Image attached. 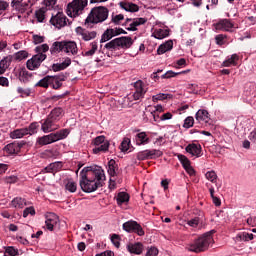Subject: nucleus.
Listing matches in <instances>:
<instances>
[{"mask_svg":"<svg viewBox=\"0 0 256 256\" xmlns=\"http://www.w3.org/2000/svg\"><path fill=\"white\" fill-rule=\"evenodd\" d=\"M145 23H147L146 18H136L129 24L127 31H137V27L140 25H145Z\"/></svg>","mask_w":256,"mask_h":256,"instance_id":"obj_27","label":"nucleus"},{"mask_svg":"<svg viewBox=\"0 0 256 256\" xmlns=\"http://www.w3.org/2000/svg\"><path fill=\"white\" fill-rule=\"evenodd\" d=\"M27 130V135H35L39 131V122H33L29 127L24 128Z\"/></svg>","mask_w":256,"mask_h":256,"instance_id":"obj_39","label":"nucleus"},{"mask_svg":"<svg viewBox=\"0 0 256 256\" xmlns=\"http://www.w3.org/2000/svg\"><path fill=\"white\" fill-rule=\"evenodd\" d=\"M12 7L19 13H25L29 5H27V3H23V0H12Z\"/></svg>","mask_w":256,"mask_h":256,"instance_id":"obj_25","label":"nucleus"},{"mask_svg":"<svg viewBox=\"0 0 256 256\" xmlns=\"http://www.w3.org/2000/svg\"><path fill=\"white\" fill-rule=\"evenodd\" d=\"M159 255V250L155 247H151L148 249L146 256H157Z\"/></svg>","mask_w":256,"mask_h":256,"instance_id":"obj_61","label":"nucleus"},{"mask_svg":"<svg viewBox=\"0 0 256 256\" xmlns=\"http://www.w3.org/2000/svg\"><path fill=\"white\" fill-rule=\"evenodd\" d=\"M134 88H135V92L133 94V99L134 101H139V99H143V97L145 96V93H147V91H145V88H143V81L138 80L134 83Z\"/></svg>","mask_w":256,"mask_h":256,"instance_id":"obj_16","label":"nucleus"},{"mask_svg":"<svg viewBox=\"0 0 256 256\" xmlns=\"http://www.w3.org/2000/svg\"><path fill=\"white\" fill-rule=\"evenodd\" d=\"M71 53V55H77V43L73 41H56L52 44L50 48L51 55L57 53Z\"/></svg>","mask_w":256,"mask_h":256,"instance_id":"obj_5","label":"nucleus"},{"mask_svg":"<svg viewBox=\"0 0 256 256\" xmlns=\"http://www.w3.org/2000/svg\"><path fill=\"white\" fill-rule=\"evenodd\" d=\"M216 31H235V25L228 19L220 20L214 25Z\"/></svg>","mask_w":256,"mask_h":256,"instance_id":"obj_15","label":"nucleus"},{"mask_svg":"<svg viewBox=\"0 0 256 256\" xmlns=\"http://www.w3.org/2000/svg\"><path fill=\"white\" fill-rule=\"evenodd\" d=\"M190 70H185L182 72H174L172 70L167 71L165 74L161 76L162 79H171L172 77H177V75H184L185 73H189Z\"/></svg>","mask_w":256,"mask_h":256,"instance_id":"obj_38","label":"nucleus"},{"mask_svg":"<svg viewBox=\"0 0 256 256\" xmlns=\"http://www.w3.org/2000/svg\"><path fill=\"white\" fill-rule=\"evenodd\" d=\"M29 215H35V208L34 207L25 208V210L23 211V217L24 218L29 217Z\"/></svg>","mask_w":256,"mask_h":256,"instance_id":"obj_58","label":"nucleus"},{"mask_svg":"<svg viewBox=\"0 0 256 256\" xmlns=\"http://www.w3.org/2000/svg\"><path fill=\"white\" fill-rule=\"evenodd\" d=\"M23 145H25V143L13 142L6 145L3 151L6 155H17L23 148Z\"/></svg>","mask_w":256,"mask_h":256,"instance_id":"obj_13","label":"nucleus"},{"mask_svg":"<svg viewBox=\"0 0 256 256\" xmlns=\"http://www.w3.org/2000/svg\"><path fill=\"white\" fill-rule=\"evenodd\" d=\"M213 235H215V230H210L202 234L194 241V243L190 244L188 250L193 253H202L203 251H207L209 246L214 243Z\"/></svg>","mask_w":256,"mask_h":256,"instance_id":"obj_2","label":"nucleus"},{"mask_svg":"<svg viewBox=\"0 0 256 256\" xmlns=\"http://www.w3.org/2000/svg\"><path fill=\"white\" fill-rule=\"evenodd\" d=\"M150 156L152 159H159V157H163V151L152 149L150 150Z\"/></svg>","mask_w":256,"mask_h":256,"instance_id":"obj_53","label":"nucleus"},{"mask_svg":"<svg viewBox=\"0 0 256 256\" xmlns=\"http://www.w3.org/2000/svg\"><path fill=\"white\" fill-rule=\"evenodd\" d=\"M98 49H99V46L97 45V42L94 41V42L90 43L88 50H86L83 53V56L84 57H93V55H95V53H97Z\"/></svg>","mask_w":256,"mask_h":256,"instance_id":"obj_29","label":"nucleus"},{"mask_svg":"<svg viewBox=\"0 0 256 256\" xmlns=\"http://www.w3.org/2000/svg\"><path fill=\"white\" fill-rule=\"evenodd\" d=\"M216 45H225L227 43V35L218 34L215 36Z\"/></svg>","mask_w":256,"mask_h":256,"instance_id":"obj_46","label":"nucleus"},{"mask_svg":"<svg viewBox=\"0 0 256 256\" xmlns=\"http://www.w3.org/2000/svg\"><path fill=\"white\" fill-rule=\"evenodd\" d=\"M25 135H27V129L25 128L16 129L10 132L11 139H22V137H25Z\"/></svg>","mask_w":256,"mask_h":256,"instance_id":"obj_31","label":"nucleus"},{"mask_svg":"<svg viewBox=\"0 0 256 256\" xmlns=\"http://www.w3.org/2000/svg\"><path fill=\"white\" fill-rule=\"evenodd\" d=\"M206 179H208V181H211V183H216L217 181V173H215V171H208L205 174Z\"/></svg>","mask_w":256,"mask_h":256,"instance_id":"obj_50","label":"nucleus"},{"mask_svg":"<svg viewBox=\"0 0 256 256\" xmlns=\"http://www.w3.org/2000/svg\"><path fill=\"white\" fill-rule=\"evenodd\" d=\"M118 205H123L124 203H129V195L126 192H119L116 198Z\"/></svg>","mask_w":256,"mask_h":256,"instance_id":"obj_36","label":"nucleus"},{"mask_svg":"<svg viewBox=\"0 0 256 256\" xmlns=\"http://www.w3.org/2000/svg\"><path fill=\"white\" fill-rule=\"evenodd\" d=\"M33 41H34L35 45H39V43H43V41H45V36H41L39 34H34Z\"/></svg>","mask_w":256,"mask_h":256,"instance_id":"obj_59","label":"nucleus"},{"mask_svg":"<svg viewBox=\"0 0 256 256\" xmlns=\"http://www.w3.org/2000/svg\"><path fill=\"white\" fill-rule=\"evenodd\" d=\"M44 5L46 9L47 7H49V9H53L55 5H57V0H44Z\"/></svg>","mask_w":256,"mask_h":256,"instance_id":"obj_60","label":"nucleus"},{"mask_svg":"<svg viewBox=\"0 0 256 256\" xmlns=\"http://www.w3.org/2000/svg\"><path fill=\"white\" fill-rule=\"evenodd\" d=\"M138 161H147L151 158V150H143L137 153Z\"/></svg>","mask_w":256,"mask_h":256,"instance_id":"obj_37","label":"nucleus"},{"mask_svg":"<svg viewBox=\"0 0 256 256\" xmlns=\"http://www.w3.org/2000/svg\"><path fill=\"white\" fill-rule=\"evenodd\" d=\"M45 59H47V54H35L31 59L27 60L26 67L29 71H37Z\"/></svg>","mask_w":256,"mask_h":256,"instance_id":"obj_9","label":"nucleus"},{"mask_svg":"<svg viewBox=\"0 0 256 256\" xmlns=\"http://www.w3.org/2000/svg\"><path fill=\"white\" fill-rule=\"evenodd\" d=\"M19 81L22 83H29L33 81V73L27 71V69H21L19 72Z\"/></svg>","mask_w":256,"mask_h":256,"instance_id":"obj_24","label":"nucleus"},{"mask_svg":"<svg viewBox=\"0 0 256 256\" xmlns=\"http://www.w3.org/2000/svg\"><path fill=\"white\" fill-rule=\"evenodd\" d=\"M69 77V73L61 72L57 75L50 76V87L55 90H59L63 87V81H67Z\"/></svg>","mask_w":256,"mask_h":256,"instance_id":"obj_11","label":"nucleus"},{"mask_svg":"<svg viewBox=\"0 0 256 256\" xmlns=\"http://www.w3.org/2000/svg\"><path fill=\"white\" fill-rule=\"evenodd\" d=\"M41 129L43 133H52V131H57L59 129V124L57 121L53 120L49 116L45 120H42Z\"/></svg>","mask_w":256,"mask_h":256,"instance_id":"obj_12","label":"nucleus"},{"mask_svg":"<svg viewBox=\"0 0 256 256\" xmlns=\"http://www.w3.org/2000/svg\"><path fill=\"white\" fill-rule=\"evenodd\" d=\"M105 171L101 166L85 167L80 172V187L84 193H95L99 187H103Z\"/></svg>","mask_w":256,"mask_h":256,"instance_id":"obj_1","label":"nucleus"},{"mask_svg":"<svg viewBox=\"0 0 256 256\" xmlns=\"http://www.w3.org/2000/svg\"><path fill=\"white\" fill-rule=\"evenodd\" d=\"M119 5L121 9H124V11H129L130 13H137V11H139V6L134 3L120 2Z\"/></svg>","mask_w":256,"mask_h":256,"instance_id":"obj_26","label":"nucleus"},{"mask_svg":"<svg viewBox=\"0 0 256 256\" xmlns=\"http://www.w3.org/2000/svg\"><path fill=\"white\" fill-rule=\"evenodd\" d=\"M49 9L47 7L39 8L35 11V19L38 23H45V19H47V12Z\"/></svg>","mask_w":256,"mask_h":256,"instance_id":"obj_23","label":"nucleus"},{"mask_svg":"<svg viewBox=\"0 0 256 256\" xmlns=\"http://www.w3.org/2000/svg\"><path fill=\"white\" fill-rule=\"evenodd\" d=\"M62 169H63V162L57 161V162L50 163L48 166H46L42 170V172L53 173V175H55V173H59V171H61Z\"/></svg>","mask_w":256,"mask_h":256,"instance_id":"obj_17","label":"nucleus"},{"mask_svg":"<svg viewBox=\"0 0 256 256\" xmlns=\"http://www.w3.org/2000/svg\"><path fill=\"white\" fill-rule=\"evenodd\" d=\"M234 241L236 242L246 241L245 232L238 233L234 238Z\"/></svg>","mask_w":256,"mask_h":256,"instance_id":"obj_63","label":"nucleus"},{"mask_svg":"<svg viewBox=\"0 0 256 256\" xmlns=\"http://www.w3.org/2000/svg\"><path fill=\"white\" fill-rule=\"evenodd\" d=\"M117 35H121L120 33H104L102 35V38L100 40V43H106V41H110V39H113V37H117Z\"/></svg>","mask_w":256,"mask_h":256,"instance_id":"obj_49","label":"nucleus"},{"mask_svg":"<svg viewBox=\"0 0 256 256\" xmlns=\"http://www.w3.org/2000/svg\"><path fill=\"white\" fill-rule=\"evenodd\" d=\"M109 17V9L103 6L94 7L88 14L84 26L89 29L91 25L97 24V23H103V21H106V19Z\"/></svg>","mask_w":256,"mask_h":256,"instance_id":"obj_3","label":"nucleus"},{"mask_svg":"<svg viewBox=\"0 0 256 256\" xmlns=\"http://www.w3.org/2000/svg\"><path fill=\"white\" fill-rule=\"evenodd\" d=\"M69 65H71V58H65V60L62 63L53 64L51 66V69H52V71L57 73L59 71H65V69H67V67H69Z\"/></svg>","mask_w":256,"mask_h":256,"instance_id":"obj_22","label":"nucleus"},{"mask_svg":"<svg viewBox=\"0 0 256 256\" xmlns=\"http://www.w3.org/2000/svg\"><path fill=\"white\" fill-rule=\"evenodd\" d=\"M87 3V0H73L67 5L66 13L68 17H79V15H82L85 7H87Z\"/></svg>","mask_w":256,"mask_h":256,"instance_id":"obj_7","label":"nucleus"},{"mask_svg":"<svg viewBox=\"0 0 256 256\" xmlns=\"http://www.w3.org/2000/svg\"><path fill=\"white\" fill-rule=\"evenodd\" d=\"M65 189H66V191H69L70 193H75V191H77V183H75V181H73V179H69V180H67V182L65 184Z\"/></svg>","mask_w":256,"mask_h":256,"instance_id":"obj_40","label":"nucleus"},{"mask_svg":"<svg viewBox=\"0 0 256 256\" xmlns=\"http://www.w3.org/2000/svg\"><path fill=\"white\" fill-rule=\"evenodd\" d=\"M57 223H59V216L57 214L51 212L46 214L45 224L48 231H53L57 227Z\"/></svg>","mask_w":256,"mask_h":256,"instance_id":"obj_14","label":"nucleus"},{"mask_svg":"<svg viewBox=\"0 0 256 256\" xmlns=\"http://www.w3.org/2000/svg\"><path fill=\"white\" fill-rule=\"evenodd\" d=\"M144 249H145V247L143 246V243H141V242L127 244L128 252L133 255H141V253H143Z\"/></svg>","mask_w":256,"mask_h":256,"instance_id":"obj_18","label":"nucleus"},{"mask_svg":"<svg viewBox=\"0 0 256 256\" xmlns=\"http://www.w3.org/2000/svg\"><path fill=\"white\" fill-rule=\"evenodd\" d=\"M8 8L9 3H7V1L0 0V15H3V13H5V11H7Z\"/></svg>","mask_w":256,"mask_h":256,"instance_id":"obj_57","label":"nucleus"},{"mask_svg":"<svg viewBox=\"0 0 256 256\" xmlns=\"http://www.w3.org/2000/svg\"><path fill=\"white\" fill-rule=\"evenodd\" d=\"M11 205L15 207V209H23V207L27 205V202L21 197H16L11 201Z\"/></svg>","mask_w":256,"mask_h":256,"instance_id":"obj_34","label":"nucleus"},{"mask_svg":"<svg viewBox=\"0 0 256 256\" xmlns=\"http://www.w3.org/2000/svg\"><path fill=\"white\" fill-rule=\"evenodd\" d=\"M239 59V55L232 54L230 58L226 59L222 63V67H231L233 65L234 67L237 65V60Z\"/></svg>","mask_w":256,"mask_h":256,"instance_id":"obj_33","label":"nucleus"},{"mask_svg":"<svg viewBox=\"0 0 256 256\" xmlns=\"http://www.w3.org/2000/svg\"><path fill=\"white\" fill-rule=\"evenodd\" d=\"M107 142H109V140H107L106 138H105V136H98V137H96L95 139H94V145H95V147H99V145H103L104 143H107Z\"/></svg>","mask_w":256,"mask_h":256,"instance_id":"obj_51","label":"nucleus"},{"mask_svg":"<svg viewBox=\"0 0 256 256\" xmlns=\"http://www.w3.org/2000/svg\"><path fill=\"white\" fill-rule=\"evenodd\" d=\"M51 76H45L44 78H42L41 80H39L36 84L35 87H42V89H49V87H51Z\"/></svg>","mask_w":256,"mask_h":256,"instance_id":"obj_30","label":"nucleus"},{"mask_svg":"<svg viewBox=\"0 0 256 256\" xmlns=\"http://www.w3.org/2000/svg\"><path fill=\"white\" fill-rule=\"evenodd\" d=\"M177 158L180 161V163L184 169L191 165V161L189 160V158H187V156H185L183 154H178Z\"/></svg>","mask_w":256,"mask_h":256,"instance_id":"obj_43","label":"nucleus"},{"mask_svg":"<svg viewBox=\"0 0 256 256\" xmlns=\"http://www.w3.org/2000/svg\"><path fill=\"white\" fill-rule=\"evenodd\" d=\"M134 41L132 37L122 36L111 40L105 44V49L108 51H117V49H131Z\"/></svg>","mask_w":256,"mask_h":256,"instance_id":"obj_6","label":"nucleus"},{"mask_svg":"<svg viewBox=\"0 0 256 256\" xmlns=\"http://www.w3.org/2000/svg\"><path fill=\"white\" fill-rule=\"evenodd\" d=\"M171 97H173V95L160 93V94L154 95V96L152 97V101H154V102H157V101H165V99H171Z\"/></svg>","mask_w":256,"mask_h":256,"instance_id":"obj_44","label":"nucleus"},{"mask_svg":"<svg viewBox=\"0 0 256 256\" xmlns=\"http://www.w3.org/2000/svg\"><path fill=\"white\" fill-rule=\"evenodd\" d=\"M148 143H149V137H147V133L140 132L136 135L137 145H147Z\"/></svg>","mask_w":256,"mask_h":256,"instance_id":"obj_32","label":"nucleus"},{"mask_svg":"<svg viewBox=\"0 0 256 256\" xmlns=\"http://www.w3.org/2000/svg\"><path fill=\"white\" fill-rule=\"evenodd\" d=\"M107 171L110 177H117V173H119V165L117 164V161L113 159L108 161Z\"/></svg>","mask_w":256,"mask_h":256,"instance_id":"obj_21","label":"nucleus"},{"mask_svg":"<svg viewBox=\"0 0 256 256\" xmlns=\"http://www.w3.org/2000/svg\"><path fill=\"white\" fill-rule=\"evenodd\" d=\"M69 133H71V131L67 128H64L55 133H50L48 135L39 137L37 139V143L38 145H41V147L45 145H51V143H57V141H62V139H67V137H69Z\"/></svg>","mask_w":256,"mask_h":256,"instance_id":"obj_4","label":"nucleus"},{"mask_svg":"<svg viewBox=\"0 0 256 256\" xmlns=\"http://www.w3.org/2000/svg\"><path fill=\"white\" fill-rule=\"evenodd\" d=\"M80 35L84 41H91V39H95V37H97V34L95 33H81Z\"/></svg>","mask_w":256,"mask_h":256,"instance_id":"obj_56","label":"nucleus"},{"mask_svg":"<svg viewBox=\"0 0 256 256\" xmlns=\"http://www.w3.org/2000/svg\"><path fill=\"white\" fill-rule=\"evenodd\" d=\"M130 145H131V140L129 138H124L120 145L121 151L123 153H126V151H129Z\"/></svg>","mask_w":256,"mask_h":256,"instance_id":"obj_45","label":"nucleus"},{"mask_svg":"<svg viewBox=\"0 0 256 256\" xmlns=\"http://www.w3.org/2000/svg\"><path fill=\"white\" fill-rule=\"evenodd\" d=\"M36 53H43V55H45V53H47V51H49V45L47 44H42L40 46H37L35 49Z\"/></svg>","mask_w":256,"mask_h":256,"instance_id":"obj_54","label":"nucleus"},{"mask_svg":"<svg viewBox=\"0 0 256 256\" xmlns=\"http://www.w3.org/2000/svg\"><path fill=\"white\" fill-rule=\"evenodd\" d=\"M68 22L69 18H67V16L63 12H58L50 19V24H52L55 29H63V27H67Z\"/></svg>","mask_w":256,"mask_h":256,"instance_id":"obj_10","label":"nucleus"},{"mask_svg":"<svg viewBox=\"0 0 256 256\" xmlns=\"http://www.w3.org/2000/svg\"><path fill=\"white\" fill-rule=\"evenodd\" d=\"M195 119L198 123H209V121H211L209 112L205 109L198 110L195 115Z\"/></svg>","mask_w":256,"mask_h":256,"instance_id":"obj_20","label":"nucleus"},{"mask_svg":"<svg viewBox=\"0 0 256 256\" xmlns=\"http://www.w3.org/2000/svg\"><path fill=\"white\" fill-rule=\"evenodd\" d=\"M124 19L125 16H123V14L112 15V23L115 25H119Z\"/></svg>","mask_w":256,"mask_h":256,"instance_id":"obj_55","label":"nucleus"},{"mask_svg":"<svg viewBox=\"0 0 256 256\" xmlns=\"http://www.w3.org/2000/svg\"><path fill=\"white\" fill-rule=\"evenodd\" d=\"M111 241H112L113 245H115V247H117V248L120 247L121 243L119 242V235L113 234L111 236Z\"/></svg>","mask_w":256,"mask_h":256,"instance_id":"obj_62","label":"nucleus"},{"mask_svg":"<svg viewBox=\"0 0 256 256\" xmlns=\"http://www.w3.org/2000/svg\"><path fill=\"white\" fill-rule=\"evenodd\" d=\"M48 117L54 121H56V123L58 121L61 120V117H63V108L58 107V108H54L50 114L48 115Z\"/></svg>","mask_w":256,"mask_h":256,"instance_id":"obj_28","label":"nucleus"},{"mask_svg":"<svg viewBox=\"0 0 256 256\" xmlns=\"http://www.w3.org/2000/svg\"><path fill=\"white\" fill-rule=\"evenodd\" d=\"M186 153H189L190 155H193L194 157H201V155H203L201 153L202 148L200 146V144H188L185 148Z\"/></svg>","mask_w":256,"mask_h":256,"instance_id":"obj_19","label":"nucleus"},{"mask_svg":"<svg viewBox=\"0 0 256 256\" xmlns=\"http://www.w3.org/2000/svg\"><path fill=\"white\" fill-rule=\"evenodd\" d=\"M15 61H23V59H27L29 57V52L26 50L18 51L14 54Z\"/></svg>","mask_w":256,"mask_h":256,"instance_id":"obj_41","label":"nucleus"},{"mask_svg":"<svg viewBox=\"0 0 256 256\" xmlns=\"http://www.w3.org/2000/svg\"><path fill=\"white\" fill-rule=\"evenodd\" d=\"M109 141L108 142H104L103 144H100L99 146H95L93 148V153L95 155H98V153H107V151H109Z\"/></svg>","mask_w":256,"mask_h":256,"instance_id":"obj_35","label":"nucleus"},{"mask_svg":"<svg viewBox=\"0 0 256 256\" xmlns=\"http://www.w3.org/2000/svg\"><path fill=\"white\" fill-rule=\"evenodd\" d=\"M19 254V250L13 246H8L4 252V256H16Z\"/></svg>","mask_w":256,"mask_h":256,"instance_id":"obj_48","label":"nucleus"},{"mask_svg":"<svg viewBox=\"0 0 256 256\" xmlns=\"http://www.w3.org/2000/svg\"><path fill=\"white\" fill-rule=\"evenodd\" d=\"M11 61H13V56L9 55L7 57H5L4 59H2L0 61V69H7L9 67V65H11Z\"/></svg>","mask_w":256,"mask_h":256,"instance_id":"obj_42","label":"nucleus"},{"mask_svg":"<svg viewBox=\"0 0 256 256\" xmlns=\"http://www.w3.org/2000/svg\"><path fill=\"white\" fill-rule=\"evenodd\" d=\"M200 221H201V218L194 217V218L187 221V225H189V227L197 228V227H199V222Z\"/></svg>","mask_w":256,"mask_h":256,"instance_id":"obj_52","label":"nucleus"},{"mask_svg":"<svg viewBox=\"0 0 256 256\" xmlns=\"http://www.w3.org/2000/svg\"><path fill=\"white\" fill-rule=\"evenodd\" d=\"M249 140L256 145V128L249 134Z\"/></svg>","mask_w":256,"mask_h":256,"instance_id":"obj_64","label":"nucleus"},{"mask_svg":"<svg viewBox=\"0 0 256 256\" xmlns=\"http://www.w3.org/2000/svg\"><path fill=\"white\" fill-rule=\"evenodd\" d=\"M193 125H195V118H193L192 116H188L184 120V124H183L184 129H191Z\"/></svg>","mask_w":256,"mask_h":256,"instance_id":"obj_47","label":"nucleus"},{"mask_svg":"<svg viewBox=\"0 0 256 256\" xmlns=\"http://www.w3.org/2000/svg\"><path fill=\"white\" fill-rule=\"evenodd\" d=\"M122 229H124L126 233H135L139 237H143L145 235V230H143V226H141V224H139L135 220H129L125 222L122 225Z\"/></svg>","mask_w":256,"mask_h":256,"instance_id":"obj_8","label":"nucleus"}]
</instances>
